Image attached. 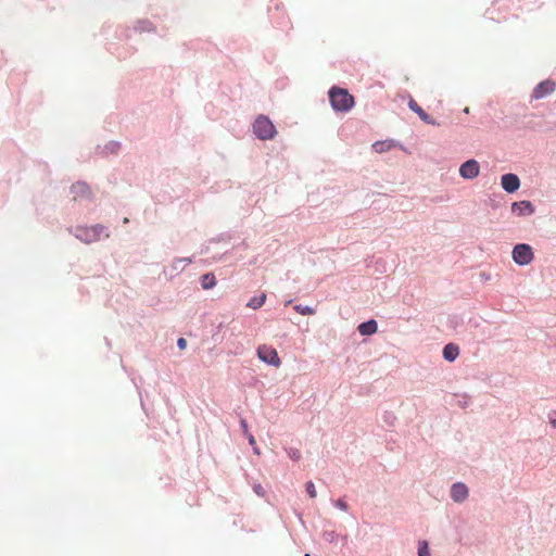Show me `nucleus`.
<instances>
[{
	"label": "nucleus",
	"instance_id": "f257e3e1",
	"mask_svg": "<svg viewBox=\"0 0 556 556\" xmlns=\"http://www.w3.org/2000/svg\"><path fill=\"white\" fill-rule=\"evenodd\" d=\"M329 99L334 111L348 112L354 106V97L340 87H332L329 90Z\"/></svg>",
	"mask_w": 556,
	"mask_h": 556
},
{
	"label": "nucleus",
	"instance_id": "f03ea898",
	"mask_svg": "<svg viewBox=\"0 0 556 556\" xmlns=\"http://www.w3.org/2000/svg\"><path fill=\"white\" fill-rule=\"evenodd\" d=\"M74 236L84 243H92L101 238H109V232L102 225H94L91 227H76Z\"/></svg>",
	"mask_w": 556,
	"mask_h": 556
},
{
	"label": "nucleus",
	"instance_id": "7ed1b4c3",
	"mask_svg": "<svg viewBox=\"0 0 556 556\" xmlns=\"http://www.w3.org/2000/svg\"><path fill=\"white\" fill-rule=\"evenodd\" d=\"M253 129L255 135L262 140L271 139L276 134L274 124L270 122L268 117L264 115H260L255 119L253 124Z\"/></svg>",
	"mask_w": 556,
	"mask_h": 556
},
{
	"label": "nucleus",
	"instance_id": "20e7f679",
	"mask_svg": "<svg viewBox=\"0 0 556 556\" xmlns=\"http://www.w3.org/2000/svg\"><path fill=\"white\" fill-rule=\"evenodd\" d=\"M533 251L529 244L519 243L513 250V260L518 265H528L533 261Z\"/></svg>",
	"mask_w": 556,
	"mask_h": 556
},
{
	"label": "nucleus",
	"instance_id": "39448f33",
	"mask_svg": "<svg viewBox=\"0 0 556 556\" xmlns=\"http://www.w3.org/2000/svg\"><path fill=\"white\" fill-rule=\"evenodd\" d=\"M257 356L264 362L275 367L281 365V361L278 356L277 350L270 345H260L257 349Z\"/></svg>",
	"mask_w": 556,
	"mask_h": 556
},
{
	"label": "nucleus",
	"instance_id": "423d86ee",
	"mask_svg": "<svg viewBox=\"0 0 556 556\" xmlns=\"http://www.w3.org/2000/svg\"><path fill=\"white\" fill-rule=\"evenodd\" d=\"M480 173L479 163L476 160H469L462 164L459 174L465 179H473Z\"/></svg>",
	"mask_w": 556,
	"mask_h": 556
},
{
	"label": "nucleus",
	"instance_id": "0eeeda50",
	"mask_svg": "<svg viewBox=\"0 0 556 556\" xmlns=\"http://www.w3.org/2000/svg\"><path fill=\"white\" fill-rule=\"evenodd\" d=\"M555 91V83L552 80L541 81L532 91V99H541Z\"/></svg>",
	"mask_w": 556,
	"mask_h": 556
},
{
	"label": "nucleus",
	"instance_id": "6e6552de",
	"mask_svg": "<svg viewBox=\"0 0 556 556\" xmlns=\"http://www.w3.org/2000/svg\"><path fill=\"white\" fill-rule=\"evenodd\" d=\"M502 188L509 193L517 191L520 187V180L515 174H505L501 178Z\"/></svg>",
	"mask_w": 556,
	"mask_h": 556
},
{
	"label": "nucleus",
	"instance_id": "1a4fd4ad",
	"mask_svg": "<svg viewBox=\"0 0 556 556\" xmlns=\"http://www.w3.org/2000/svg\"><path fill=\"white\" fill-rule=\"evenodd\" d=\"M511 212L518 216L531 215L534 207L530 201H519L511 204Z\"/></svg>",
	"mask_w": 556,
	"mask_h": 556
},
{
	"label": "nucleus",
	"instance_id": "9d476101",
	"mask_svg": "<svg viewBox=\"0 0 556 556\" xmlns=\"http://www.w3.org/2000/svg\"><path fill=\"white\" fill-rule=\"evenodd\" d=\"M451 496L455 502H462L468 496V489L464 483H455L451 489Z\"/></svg>",
	"mask_w": 556,
	"mask_h": 556
},
{
	"label": "nucleus",
	"instance_id": "9b49d317",
	"mask_svg": "<svg viewBox=\"0 0 556 556\" xmlns=\"http://www.w3.org/2000/svg\"><path fill=\"white\" fill-rule=\"evenodd\" d=\"M408 106L412 111L418 114L420 119L424 121L425 123L437 125V123L421 109V106L418 105V103L414 99H410L408 101Z\"/></svg>",
	"mask_w": 556,
	"mask_h": 556
},
{
	"label": "nucleus",
	"instance_id": "f8f14e48",
	"mask_svg": "<svg viewBox=\"0 0 556 556\" xmlns=\"http://www.w3.org/2000/svg\"><path fill=\"white\" fill-rule=\"evenodd\" d=\"M378 329V326H377V323L376 320L371 319V320H368L366 323H362L359 326H358V332L362 334V336H370V334H374Z\"/></svg>",
	"mask_w": 556,
	"mask_h": 556
},
{
	"label": "nucleus",
	"instance_id": "ddd939ff",
	"mask_svg": "<svg viewBox=\"0 0 556 556\" xmlns=\"http://www.w3.org/2000/svg\"><path fill=\"white\" fill-rule=\"evenodd\" d=\"M458 354H459V349L454 343H448L443 349V357L448 362L455 361L457 358Z\"/></svg>",
	"mask_w": 556,
	"mask_h": 556
},
{
	"label": "nucleus",
	"instance_id": "4468645a",
	"mask_svg": "<svg viewBox=\"0 0 556 556\" xmlns=\"http://www.w3.org/2000/svg\"><path fill=\"white\" fill-rule=\"evenodd\" d=\"M216 285V279L214 274L208 273L202 276L201 278V286L203 289L208 290L213 288Z\"/></svg>",
	"mask_w": 556,
	"mask_h": 556
},
{
	"label": "nucleus",
	"instance_id": "2eb2a0df",
	"mask_svg": "<svg viewBox=\"0 0 556 556\" xmlns=\"http://www.w3.org/2000/svg\"><path fill=\"white\" fill-rule=\"evenodd\" d=\"M265 301H266V294H265V293H262L260 296H254V298H252V299L248 302L247 306H248V307H251V308H253V309H257V308H260L261 306H263V305H264Z\"/></svg>",
	"mask_w": 556,
	"mask_h": 556
},
{
	"label": "nucleus",
	"instance_id": "dca6fc26",
	"mask_svg": "<svg viewBox=\"0 0 556 556\" xmlns=\"http://www.w3.org/2000/svg\"><path fill=\"white\" fill-rule=\"evenodd\" d=\"M391 147H392L391 142H388V141H377L372 144L374 150L378 153L388 151V150H390Z\"/></svg>",
	"mask_w": 556,
	"mask_h": 556
},
{
	"label": "nucleus",
	"instance_id": "f3484780",
	"mask_svg": "<svg viewBox=\"0 0 556 556\" xmlns=\"http://www.w3.org/2000/svg\"><path fill=\"white\" fill-rule=\"evenodd\" d=\"M293 308L301 315H314L315 314V309L309 306L296 304V305H294Z\"/></svg>",
	"mask_w": 556,
	"mask_h": 556
},
{
	"label": "nucleus",
	"instance_id": "a211bd4d",
	"mask_svg": "<svg viewBox=\"0 0 556 556\" xmlns=\"http://www.w3.org/2000/svg\"><path fill=\"white\" fill-rule=\"evenodd\" d=\"M418 556H430L427 542H421L418 548Z\"/></svg>",
	"mask_w": 556,
	"mask_h": 556
},
{
	"label": "nucleus",
	"instance_id": "6ab92c4d",
	"mask_svg": "<svg viewBox=\"0 0 556 556\" xmlns=\"http://www.w3.org/2000/svg\"><path fill=\"white\" fill-rule=\"evenodd\" d=\"M306 491L308 493V495L312 497V498H315L316 495H317V492H316V489H315V485L312 481L307 482L306 483Z\"/></svg>",
	"mask_w": 556,
	"mask_h": 556
},
{
	"label": "nucleus",
	"instance_id": "aec40b11",
	"mask_svg": "<svg viewBox=\"0 0 556 556\" xmlns=\"http://www.w3.org/2000/svg\"><path fill=\"white\" fill-rule=\"evenodd\" d=\"M288 455L295 462H298L301 458V453L298 448H289Z\"/></svg>",
	"mask_w": 556,
	"mask_h": 556
},
{
	"label": "nucleus",
	"instance_id": "412c9836",
	"mask_svg": "<svg viewBox=\"0 0 556 556\" xmlns=\"http://www.w3.org/2000/svg\"><path fill=\"white\" fill-rule=\"evenodd\" d=\"M247 435H248V440H249L250 445H252V446H253V448H254V452H255L256 454H260V450H258V447L256 446V442H255L254 437H253L251 433H247Z\"/></svg>",
	"mask_w": 556,
	"mask_h": 556
},
{
	"label": "nucleus",
	"instance_id": "4be33fe9",
	"mask_svg": "<svg viewBox=\"0 0 556 556\" xmlns=\"http://www.w3.org/2000/svg\"><path fill=\"white\" fill-rule=\"evenodd\" d=\"M336 506L344 511L348 510V504L343 500H338Z\"/></svg>",
	"mask_w": 556,
	"mask_h": 556
},
{
	"label": "nucleus",
	"instance_id": "5701e85b",
	"mask_svg": "<svg viewBox=\"0 0 556 556\" xmlns=\"http://www.w3.org/2000/svg\"><path fill=\"white\" fill-rule=\"evenodd\" d=\"M177 345L180 350H184L187 346V341L184 338H179L177 341Z\"/></svg>",
	"mask_w": 556,
	"mask_h": 556
},
{
	"label": "nucleus",
	"instance_id": "b1692460",
	"mask_svg": "<svg viewBox=\"0 0 556 556\" xmlns=\"http://www.w3.org/2000/svg\"><path fill=\"white\" fill-rule=\"evenodd\" d=\"M241 426H242V428H243L244 433H245V434H247V433H249V432H248V425H247L245 420H241Z\"/></svg>",
	"mask_w": 556,
	"mask_h": 556
},
{
	"label": "nucleus",
	"instance_id": "393cba45",
	"mask_svg": "<svg viewBox=\"0 0 556 556\" xmlns=\"http://www.w3.org/2000/svg\"><path fill=\"white\" fill-rule=\"evenodd\" d=\"M176 263H191L190 258H178L176 260Z\"/></svg>",
	"mask_w": 556,
	"mask_h": 556
}]
</instances>
